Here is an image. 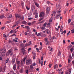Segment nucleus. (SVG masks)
<instances>
[{"mask_svg":"<svg viewBox=\"0 0 74 74\" xmlns=\"http://www.w3.org/2000/svg\"><path fill=\"white\" fill-rule=\"evenodd\" d=\"M29 45V44H28L27 43H26V44H25V46L27 47V46H28Z\"/></svg>","mask_w":74,"mask_h":74,"instance_id":"e2e57ef3","label":"nucleus"},{"mask_svg":"<svg viewBox=\"0 0 74 74\" xmlns=\"http://www.w3.org/2000/svg\"><path fill=\"white\" fill-rule=\"evenodd\" d=\"M70 31H69L68 33L67 34V36H69V34H70Z\"/></svg>","mask_w":74,"mask_h":74,"instance_id":"864d4df0","label":"nucleus"},{"mask_svg":"<svg viewBox=\"0 0 74 74\" xmlns=\"http://www.w3.org/2000/svg\"><path fill=\"white\" fill-rule=\"evenodd\" d=\"M36 23V21H34L32 22V24H34Z\"/></svg>","mask_w":74,"mask_h":74,"instance_id":"a18cd8bd","label":"nucleus"},{"mask_svg":"<svg viewBox=\"0 0 74 74\" xmlns=\"http://www.w3.org/2000/svg\"><path fill=\"white\" fill-rule=\"evenodd\" d=\"M26 59V57H24L23 59V60H21V61H22V62H24V63H25Z\"/></svg>","mask_w":74,"mask_h":74,"instance_id":"4468645a","label":"nucleus"},{"mask_svg":"<svg viewBox=\"0 0 74 74\" xmlns=\"http://www.w3.org/2000/svg\"><path fill=\"white\" fill-rule=\"evenodd\" d=\"M66 32H67V31H66V30H64L63 32V33H64V34H65V33H66Z\"/></svg>","mask_w":74,"mask_h":74,"instance_id":"de8ad7c7","label":"nucleus"},{"mask_svg":"<svg viewBox=\"0 0 74 74\" xmlns=\"http://www.w3.org/2000/svg\"><path fill=\"white\" fill-rule=\"evenodd\" d=\"M8 52L10 54L11 53V51L10 50H9Z\"/></svg>","mask_w":74,"mask_h":74,"instance_id":"052dcab7","label":"nucleus"},{"mask_svg":"<svg viewBox=\"0 0 74 74\" xmlns=\"http://www.w3.org/2000/svg\"><path fill=\"white\" fill-rule=\"evenodd\" d=\"M42 14V15L43 16H44V15H45L44 14V13L43 12H41Z\"/></svg>","mask_w":74,"mask_h":74,"instance_id":"3c124183","label":"nucleus"},{"mask_svg":"<svg viewBox=\"0 0 74 74\" xmlns=\"http://www.w3.org/2000/svg\"><path fill=\"white\" fill-rule=\"evenodd\" d=\"M15 23H16V26H18V24H19V21H17Z\"/></svg>","mask_w":74,"mask_h":74,"instance_id":"6ab92c4d","label":"nucleus"},{"mask_svg":"<svg viewBox=\"0 0 74 74\" xmlns=\"http://www.w3.org/2000/svg\"><path fill=\"white\" fill-rule=\"evenodd\" d=\"M34 3L35 4V5H36V6L37 7H40V5H39V4H38L36 2H34Z\"/></svg>","mask_w":74,"mask_h":74,"instance_id":"f8f14e48","label":"nucleus"},{"mask_svg":"<svg viewBox=\"0 0 74 74\" xmlns=\"http://www.w3.org/2000/svg\"><path fill=\"white\" fill-rule=\"evenodd\" d=\"M71 22V19H69L68 20V23H70Z\"/></svg>","mask_w":74,"mask_h":74,"instance_id":"e433bc0d","label":"nucleus"},{"mask_svg":"<svg viewBox=\"0 0 74 74\" xmlns=\"http://www.w3.org/2000/svg\"><path fill=\"white\" fill-rule=\"evenodd\" d=\"M52 19H53V17H51V18H50V19L49 20V22H52Z\"/></svg>","mask_w":74,"mask_h":74,"instance_id":"5701e85b","label":"nucleus"},{"mask_svg":"<svg viewBox=\"0 0 74 74\" xmlns=\"http://www.w3.org/2000/svg\"><path fill=\"white\" fill-rule=\"evenodd\" d=\"M61 54V53H60V50L59 49L58 52V56H60Z\"/></svg>","mask_w":74,"mask_h":74,"instance_id":"0eeeda50","label":"nucleus"},{"mask_svg":"<svg viewBox=\"0 0 74 74\" xmlns=\"http://www.w3.org/2000/svg\"><path fill=\"white\" fill-rule=\"evenodd\" d=\"M69 59H71V60H72V59H73V58H72V57L71 56V55H69Z\"/></svg>","mask_w":74,"mask_h":74,"instance_id":"72a5a7b5","label":"nucleus"},{"mask_svg":"<svg viewBox=\"0 0 74 74\" xmlns=\"http://www.w3.org/2000/svg\"><path fill=\"white\" fill-rule=\"evenodd\" d=\"M20 61H17L16 63L17 64H20Z\"/></svg>","mask_w":74,"mask_h":74,"instance_id":"6e6d98bb","label":"nucleus"},{"mask_svg":"<svg viewBox=\"0 0 74 74\" xmlns=\"http://www.w3.org/2000/svg\"><path fill=\"white\" fill-rule=\"evenodd\" d=\"M30 68L31 70H33L34 69V67L33 66V65H31L30 66Z\"/></svg>","mask_w":74,"mask_h":74,"instance_id":"9b49d317","label":"nucleus"},{"mask_svg":"<svg viewBox=\"0 0 74 74\" xmlns=\"http://www.w3.org/2000/svg\"><path fill=\"white\" fill-rule=\"evenodd\" d=\"M10 54L8 52H7L6 53V55L7 56H9Z\"/></svg>","mask_w":74,"mask_h":74,"instance_id":"f704fd0d","label":"nucleus"},{"mask_svg":"<svg viewBox=\"0 0 74 74\" xmlns=\"http://www.w3.org/2000/svg\"><path fill=\"white\" fill-rule=\"evenodd\" d=\"M44 21H41L40 22H39L38 23H39V24H40L41 23H43V22H44Z\"/></svg>","mask_w":74,"mask_h":74,"instance_id":"5fc2aeb1","label":"nucleus"},{"mask_svg":"<svg viewBox=\"0 0 74 74\" xmlns=\"http://www.w3.org/2000/svg\"><path fill=\"white\" fill-rule=\"evenodd\" d=\"M20 19H22V20H23V19H24V17H23H23H20Z\"/></svg>","mask_w":74,"mask_h":74,"instance_id":"13d9d810","label":"nucleus"},{"mask_svg":"<svg viewBox=\"0 0 74 74\" xmlns=\"http://www.w3.org/2000/svg\"><path fill=\"white\" fill-rule=\"evenodd\" d=\"M4 29H5V27H2L1 28V30H4Z\"/></svg>","mask_w":74,"mask_h":74,"instance_id":"4d7b16f0","label":"nucleus"},{"mask_svg":"<svg viewBox=\"0 0 74 74\" xmlns=\"http://www.w3.org/2000/svg\"><path fill=\"white\" fill-rule=\"evenodd\" d=\"M10 33L11 34L13 33V32L12 30H11V31H10Z\"/></svg>","mask_w":74,"mask_h":74,"instance_id":"0e129e2a","label":"nucleus"},{"mask_svg":"<svg viewBox=\"0 0 74 74\" xmlns=\"http://www.w3.org/2000/svg\"><path fill=\"white\" fill-rule=\"evenodd\" d=\"M35 18H38V13H36L35 16Z\"/></svg>","mask_w":74,"mask_h":74,"instance_id":"b1692460","label":"nucleus"},{"mask_svg":"<svg viewBox=\"0 0 74 74\" xmlns=\"http://www.w3.org/2000/svg\"><path fill=\"white\" fill-rule=\"evenodd\" d=\"M63 28L61 27V28L60 29V32H63Z\"/></svg>","mask_w":74,"mask_h":74,"instance_id":"393cba45","label":"nucleus"},{"mask_svg":"<svg viewBox=\"0 0 74 74\" xmlns=\"http://www.w3.org/2000/svg\"><path fill=\"white\" fill-rule=\"evenodd\" d=\"M74 1H73V0H71L70 4H72V3H74Z\"/></svg>","mask_w":74,"mask_h":74,"instance_id":"69168bd1","label":"nucleus"},{"mask_svg":"<svg viewBox=\"0 0 74 74\" xmlns=\"http://www.w3.org/2000/svg\"><path fill=\"white\" fill-rule=\"evenodd\" d=\"M68 63H70V62H71V61L70 60V59L69 58L68 59Z\"/></svg>","mask_w":74,"mask_h":74,"instance_id":"37998d69","label":"nucleus"},{"mask_svg":"<svg viewBox=\"0 0 74 74\" xmlns=\"http://www.w3.org/2000/svg\"><path fill=\"white\" fill-rule=\"evenodd\" d=\"M25 71H26V73L27 74H29V72H28V71H29V70H27V69H26V70H25Z\"/></svg>","mask_w":74,"mask_h":74,"instance_id":"ea45409f","label":"nucleus"},{"mask_svg":"<svg viewBox=\"0 0 74 74\" xmlns=\"http://www.w3.org/2000/svg\"><path fill=\"white\" fill-rule=\"evenodd\" d=\"M8 61H9V58H8L7 59V60H6V63H8Z\"/></svg>","mask_w":74,"mask_h":74,"instance_id":"a19ab883","label":"nucleus"},{"mask_svg":"<svg viewBox=\"0 0 74 74\" xmlns=\"http://www.w3.org/2000/svg\"><path fill=\"white\" fill-rule=\"evenodd\" d=\"M13 41H15V42H18V40H15L14 39L13 40Z\"/></svg>","mask_w":74,"mask_h":74,"instance_id":"49530a36","label":"nucleus"},{"mask_svg":"<svg viewBox=\"0 0 74 74\" xmlns=\"http://www.w3.org/2000/svg\"><path fill=\"white\" fill-rule=\"evenodd\" d=\"M26 63L27 65L28 66L29 65V64H31L32 63V60L31 59H29L26 60Z\"/></svg>","mask_w":74,"mask_h":74,"instance_id":"f257e3e1","label":"nucleus"},{"mask_svg":"<svg viewBox=\"0 0 74 74\" xmlns=\"http://www.w3.org/2000/svg\"><path fill=\"white\" fill-rule=\"evenodd\" d=\"M56 67H58V64H55L54 66V69H56Z\"/></svg>","mask_w":74,"mask_h":74,"instance_id":"2eb2a0df","label":"nucleus"},{"mask_svg":"<svg viewBox=\"0 0 74 74\" xmlns=\"http://www.w3.org/2000/svg\"><path fill=\"white\" fill-rule=\"evenodd\" d=\"M56 6L57 7V9H60V10L61 9V7L60 6V5L59 4V3L56 4Z\"/></svg>","mask_w":74,"mask_h":74,"instance_id":"20e7f679","label":"nucleus"},{"mask_svg":"<svg viewBox=\"0 0 74 74\" xmlns=\"http://www.w3.org/2000/svg\"><path fill=\"white\" fill-rule=\"evenodd\" d=\"M42 36V37H47V35L42 34V36Z\"/></svg>","mask_w":74,"mask_h":74,"instance_id":"a878e982","label":"nucleus"},{"mask_svg":"<svg viewBox=\"0 0 74 74\" xmlns=\"http://www.w3.org/2000/svg\"><path fill=\"white\" fill-rule=\"evenodd\" d=\"M26 9L27 10H29V9H30V8H28V7L27 6H26Z\"/></svg>","mask_w":74,"mask_h":74,"instance_id":"bf43d9fd","label":"nucleus"},{"mask_svg":"<svg viewBox=\"0 0 74 74\" xmlns=\"http://www.w3.org/2000/svg\"><path fill=\"white\" fill-rule=\"evenodd\" d=\"M26 52H23V55H26Z\"/></svg>","mask_w":74,"mask_h":74,"instance_id":"774afa93","label":"nucleus"},{"mask_svg":"<svg viewBox=\"0 0 74 74\" xmlns=\"http://www.w3.org/2000/svg\"><path fill=\"white\" fill-rule=\"evenodd\" d=\"M61 15V14H58V15L56 17V19H59V18L60 17V16Z\"/></svg>","mask_w":74,"mask_h":74,"instance_id":"1a4fd4ad","label":"nucleus"},{"mask_svg":"<svg viewBox=\"0 0 74 74\" xmlns=\"http://www.w3.org/2000/svg\"><path fill=\"white\" fill-rule=\"evenodd\" d=\"M25 50V48L22 47L21 49V51L22 52H24V50Z\"/></svg>","mask_w":74,"mask_h":74,"instance_id":"58836bf2","label":"nucleus"},{"mask_svg":"<svg viewBox=\"0 0 74 74\" xmlns=\"http://www.w3.org/2000/svg\"><path fill=\"white\" fill-rule=\"evenodd\" d=\"M19 72L20 73H23V68H21L20 70L19 71Z\"/></svg>","mask_w":74,"mask_h":74,"instance_id":"6e6552de","label":"nucleus"},{"mask_svg":"<svg viewBox=\"0 0 74 74\" xmlns=\"http://www.w3.org/2000/svg\"><path fill=\"white\" fill-rule=\"evenodd\" d=\"M46 10L47 11H50V8L47 7L46 8Z\"/></svg>","mask_w":74,"mask_h":74,"instance_id":"412c9836","label":"nucleus"},{"mask_svg":"<svg viewBox=\"0 0 74 74\" xmlns=\"http://www.w3.org/2000/svg\"><path fill=\"white\" fill-rule=\"evenodd\" d=\"M72 47V45H70V46H69L68 47L69 48H71Z\"/></svg>","mask_w":74,"mask_h":74,"instance_id":"680f3d73","label":"nucleus"},{"mask_svg":"<svg viewBox=\"0 0 74 74\" xmlns=\"http://www.w3.org/2000/svg\"><path fill=\"white\" fill-rule=\"evenodd\" d=\"M21 46L22 48H25V46H25V45H24V44L23 43H22L21 44Z\"/></svg>","mask_w":74,"mask_h":74,"instance_id":"a211bd4d","label":"nucleus"},{"mask_svg":"<svg viewBox=\"0 0 74 74\" xmlns=\"http://www.w3.org/2000/svg\"><path fill=\"white\" fill-rule=\"evenodd\" d=\"M22 23L23 24H24V25H26L27 23V22L25 21H24L22 22Z\"/></svg>","mask_w":74,"mask_h":74,"instance_id":"4be33fe9","label":"nucleus"},{"mask_svg":"<svg viewBox=\"0 0 74 74\" xmlns=\"http://www.w3.org/2000/svg\"><path fill=\"white\" fill-rule=\"evenodd\" d=\"M74 28H73V29L72 30H71V31H72L71 32V33H74Z\"/></svg>","mask_w":74,"mask_h":74,"instance_id":"c9c22d12","label":"nucleus"},{"mask_svg":"<svg viewBox=\"0 0 74 74\" xmlns=\"http://www.w3.org/2000/svg\"><path fill=\"white\" fill-rule=\"evenodd\" d=\"M40 29L42 30H45V29L46 28L45 27H40Z\"/></svg>","mask_w":74,"mask_h":74,"instance_id":"dca6fc26","label":"nucleus"},{"mask_svg":"<svg viewBox=\"0 0 74 74\" xmlns=\"http://www.w3.org/2000/svg\"><path fill=\"white\" fill-rule=\"evenodd\" d=\"M27 25H29V26H30L31 25V23L30 22H28L27 23Z\"/></svg>","mask_w":74,"mask_h":74,"instance_id":"c03bdc74","label":"nucleus"},{"mask_svg":"<svg viewBox=\"0 0 74 74\" xmlns=\"http://www.w3.org/2000/svg\"><path fill=\"white\" fill-rule=\"evenodd\" d=\"M46 32H47V34H49L50 33V31L49 30H48V29L46 30Z\"/></svg>","mask_w":74,"mask_h":74,"instance_id":"c756f323","label":"nucleus"},{"mask_svg":"<svg viewBox=\"0 0 74 74\" xmlns=\"http://www.w3.org/2000/svg\"><path fill=\"white\" fill-rule=\"evenodd\" d=\"M27 15L29 17H30V16H32V14H28Z\"/></svg>","mask_w":74,"mask_h":74,"instance_id":"8fccbe9b","label":"nucleus"},{"mask_svg":"<svg viewBox=\"0 0 74 74\" xmlns=\"http://www.w3.org/2000/svg\"><path fill=\"white\" fill-rule=\"evenodd\" d=\"M51 66H52V64H50L49 65V68H51Z\"/></svg>","mask_w":74,"mask_h":74,"instance_id":"603ef678","label":"nucleus"},{"mask_svg":"<svg viewBox=\"0 0 74 74\" xmlns=\"http://www.w3.org/2000/svg\"><path fill=\"white\" fill-rule=\"evenodd\" d=\"M31 9L32 10V11L33 12L34 11V10H35V6L34 5H32V7L31 8Z\"/></svg>","mask_w":74,"mask_h":74,"instance_id":"423d86ee","label":"nucleus"},{"mask_svg":"<svg viewBox=\"0 0 74 74\" xmlns=\"http://www.w3.org/2000/svg\"><path fill=\"white\" fill-rule=\"evenodd\" d=\"M21 66L22 67L23 66V62H22V61H21Z\"/></svg>","mask_w":74,"mask_h":74,"instance_id":"09e8293b","label":"nucleus"},{"mask_svg":"<svg viewBox=\"0 0 74 74\" xmlns=\"http://www.w3.org/2000/svg\"><path fill=\"white\" fill-rule=\"evenodd\" d=\"M15 58H14L13 59H12V63L13 64L15 63Z\"/></svg>","mask_w":74,"mask_h":74,"instance_id":"9d476101","label":"nucleus"},{"mask_svg":"<svg viewBox=\"0 0 74 74\" xmlns=\"http://www.w3.org/2000/svg\"><path fill=\"white\" fill-rule=\"evenodd\" d=\"M41 34V32H40V33H38L37 35V36H40L41 37H42V36H42V34Z\"/></svg>","mask_w":74,"mask_h":74,"instance_id":"f3484780","label":"nucleus"},{"mask_svg":"<svg viewBox=\"0 0 74 74\" xmlns=\"http://www.w3.org/2000/svg\"><path fill=\"white\" fill-rule=\"evenodd\" d=\"M32 54H34V56H36V53L35 52L33 53V52H32Z\"/></svg>","mask_w":74,"mask_h":74,"instance_id":"79ce46f5","label":"nucleus"},{"mask_svg":"<svg viewBox=\"0 0 74 74\" xmlns=\"http://www.w3.org/2000/svg\"><path fill=\"white\" fill-rule=\"evenodd\" d=\"M0 51H1V55L3 53H5L6 52V49H0Z\"/></svg>","mask_w":74,"mask_h":74,"instance_id":"f03ea898","label":"nucleus"},{"mask_svg":"<svg viewBox=\"0 0 74 74\" xmlns=\"http://www.w3.org/2000/svg\"><path fill=\"white\" fill-rule=\"evenodd\" d=\"M16 18H21V16L20 14H15V15Z\"/></svg>","mask_w":74,"mask_h":74,"instance_id":"7ed1b4c3","label":"nucleus"},{"mask_svg":"<svg viewBox=\"0 0 74 74\" xmlns=\"http://www.w3.org/2000/svg\"><path fill=\"white\" fill-rule=\"evenodd\" d=\"M47 23H45L43 25V26H44V27H45V26H46V25H47Z\"/></svg>","mask_w":74,"mask_h":74,"instance_id":"2f4dec72","label":"nucleus"},{"mask_svg":"<svg viewBox=\"0 0 74 74\" xmlns=\"http://www.w3.org/2000/svg\"><path fill=\"white\" fill-rule=\"evenodd\" d=\"M39 17L40 18H41L42 17H43V16H42L41 13L39 15Z\"/></svg>","mask_w":74,"mask_h":74,"instance_id":"7c9ffc66","label":"nucleus"},{"mask_svg":"<svg viewBox=\"0 0 74 74\" xmlns=\"http://www.w3.org/2000/svg\"><path fill=\"white\" fill-rule=\"evenodd\" d=\"M31 19H33V18L32 17L28 18V20H31Z\"/></svg>","mask_w":74,"mask_h":74,"instance_id":"338daca9","label":"nucleus"},{"mask_svg":"<svg viewBox=\"0 0 74 74\" xmlns=\"http://www.w3.org/2000/svg\"><path fill=\"white\" fill-rule=\"evenodd\" d=\"M44 19V18H40L38 20V22H40V21H41L42 19Z\"/></svg>","mask_w":74,"mask_h":74,"instance_id":"c85d7f7f","label":"nucleus"},{"mask_svg":"<svg viewBox=\"0 0 74 74\" xmlns=\"http://www.w3.org/2000/svg\"><path fill=\"white\" fill-rule=\"evenodd\" d=\"M74 50V48L73 47H72L70 49V51L71 52H73V50Z\"/></svg>","mask_w":74,"mask_h":74,"instance_id":"cd10ccee","label":"nucleus"},{"mask_svg":"<svg viewBox=\"0 0 74 74\" xmlns=\"http://www.w3.org/2000/svg\"><path fill=\"white\" fill-rule=\"evenodd\" d=\"M12 14H10L9 15V17H8L7 18L8 19H10V18H12Z\"/></svg>","mask_w":74,"mask_h":74,"instance_id":"bb28decb","label":"nucleus"},{"mask_svg":"<svg viewBox=\"0 0 74 74\" xmlns=\"http://www.w3.org/2000/svg\"><path fill=\"white\" fill-rule=\"evenodd\" d=\"M13 69H14V70H15L16 69V64H15L14 65Z\"/></svg>","mask_w":74,"mask_h":74,"instance_id":"ddd939ff","label":"nucleus"},{"mask_svg":"<svg viewBox=\"0 0 74 74\" xmlns=\"http://www.w3.org/2000/svg\"><path fill=\"white\" fill-rule=\"evenodd\" d=\"M3 37L5 38H7V35L6 34H3Z\"/></svg>","mask_w":74,"mask_h":74,"instance_id":"473e14b6","label":"nucleus"},{"mask_svg":"<svg viewBox=\"0 0 74 74\" xmlns=\"http://www.w3.org/2000/svg\"><path fill=\"white\" fill-rule=\"evenodd\" d=\"M45 41L46 42L47 41H48V38H45Z\"/></svg>","mask_w":74,"mask_h":74,"instance_id":"4c0bfd02","label":"nucleus"},{"mask_svg":"<svg viewBox=\"0 0 74 74\" xmlns=\"http://www.w3.org/2000/svg\"><path fill=\"white\" fill-rule=\"evenodd\" d=\"M4 18V15H1L0 16V18H1V19H3V18Z\"/></svg>","mask_w":74,"mask_h":74,"instance_id":"aec40b11","label":"nucleus"},{"mask_svg":"<svg viewBox=\"0 0 74 74\" xmlns=\"http://www.w3.org/2000/svg\"><path fill=\"white\" fill-rule=\"evenodd\" d=\"M24 29L26 28L27 29V31H29V30L30 29V27L29 26H25V27H23Z\"/></svg>","mask_w":74,"mask_h":74,"instance_id":"39448f33","label":"nucleus"}]
</instances>
